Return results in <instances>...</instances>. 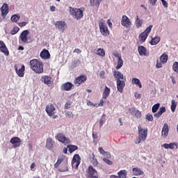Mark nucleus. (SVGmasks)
Here are the masks:
<instances>
[{"label":"nucleus","mask_w":178,"mask_h":178,"mask_svg":"<svg viewBox=\"0 0 178 178\" xmlns=\"http://www.w3.org/2000/svg\"><path fill=\"white\" fill-rule=\"evenodd\" d=\"M31 69L38 74L44 73V63L40 61L38 59H33L30 60Z\"/></svg>","instance_id":"obj_1"},{"label":"nucleus","mask_w":178,"mask_h":178,"mask_svg":"<svg viewBox=\"0 0 178 178\" xmlns=\"http://www.w3.org/2000/svg\"><path fill=\"white\" fill-rule=\"evenodd\" d=\"M138 138L135 141V144H140L141 141H145L148 137V129H143L141 125L138 127Z\"/></svg>","instance_id":"obj_2"},{"label":"nucleus","mask_w":178,"mask_h":178,"mask_svg":"<svg viewBox=\"0 0 178 178\" xmlns=\"http://www.w3.org/2000/svg\"><path fill=\"white\" fill-rule=\"evenodd\" d=\"M70 13L73 17L75 19H77V20H79L84 16V13L80 8H74L72 7H70Z\"/></svg>","instance_id":"obj_3"},{"label":"nucleus","mask_w":178,"mask_h":178,"mask_svg":"<svg viewBox=\"0 0 178 178\" xmlns=\"http://www.w3.org/2000/svg\"><path fill=\"white\" fill-rule=\"evenodd\" d=\"M99 27L102 35H104V37H108V35H109V29H108V26L105 22H100L99 23Z\"/></svg>","instance_id":"obj_4"},{"label":"nucleus","mask_w":178,"mask_h":178,"mask_svg":"<svg viewBox=\"0 0 178 178\" xmlns=\"http://www.w3.org/2000/svg\"><path fill=\"white\" fill-rule=\"evenodd\" d=\"M86 81H87V75L81 74L79 76L74 79V84H75L76 87H80V86L86 83Z\"/></svg>","instance_id":"obj_5"},{"label":"nucleus","mask_w":178,"mask_h":178,"mask_svg":"<svg viewBox=\"0 0 178 178\" xmlns=\"http://www.w3.org/2000/svg\"><path fill=\"white\" fill-rule=\"evenodd\" d=\"M29 34H30L29 30L23 31L19 37V42L21 41L24 44H29Z\"/></svg>","instance_id":"obj_6"},{"label":"nucleus","mask_w":178,"mask_h":178,"mask_svg":"<svg viewBox=\"0 0 178 178\" xmlns=\"http://www.w3.org/2000/svg\"><path fill=\"white\" fill-rule=\"evenodd\" d=\"M55 27L61 33H65L66 29H67V24L65 21H57L55 23Z\"/></svg>","instance_id":"obj_7"},{"label":"nucleus","mask_w":178,"mask_h":178,"mask_svg":"<svg viewBox=\"0 0 178 178\" xmlns=\"http://www.w3.org/2000/svg\"><path fill=\"white\" fill-rule=\"evenodd\" d=\"M40 81L44 84H46V86H48V87H51L54 84V80L52 79V77L48 75L42 76Z\"/></svg>","instance_id":"obj_8"},{"label":"nucleus","mask_w":178,"mask_h":178,"mask_svg":"<svg viewBox=\"0 0 178 178\" xmlns=\"http://www.w3.org/2000/svg\"><path fill=\"white\" fill-rule=\"evenodd\" d=\"M88 177L90 178H98V172L95 169L92 165H89L87 170Z\"/></svg>","instance_id":"obj_9"},{"label":"nucleus","mask_w":178,"mask_h":178,"mask_svg":"<svg viewBox=\"0 0 178 178\" xmlns=\"http://www.w3.org/2000/svg\"><path fill=\"white\" fill-rule=\"evenodd\" d=\"M80 162H81V157H80V155L77 154H74L72 161V168L77 169L80 165Z\"/></svg>","instance_id":"obj_10"},{"label":"nucleus","mask_w":178,"mask_h":178,"mask_svg":"<svg viewBox=\"0 0 178 178\" xmlns=\"http://www.w3.org/2000/svg\"><path fill=\"white\" fill-rule=\"evenodd\" d=\"M45 111L48 116L51 117V116H54L55 113V111H56V108H55V106H54L53 104H49L46 106Z\"/></svg>","instance_id":"obj_11"},{"label":"nucleus","mask_w":178,"mask_h":178,"mask_svg":"<svg viewBox=\"0 0 178 178\" xmlns=\"http://www.w3.org/2000/svg\"><path fill=\"white\" fill-rule=\"evenodd\" d=\"M121 24L124 27H126V29H130V27H131V22L130 21V19L126 15L122 16Z\"/></svg>","instance_id":"obj_12"},{"label":"nucleus","mask_w":178,"mask_h":178,"mask_svg":"<svg viewBox=\"0 0 178 178\" xmlns=\"http://www.w3.org/2000/svg\"><path fill=\"white\" fill-rule=\"evenodd\" d=\"M1 17L3 19H5L7 15L9 13V5H8V3H4L1 8Z\"/></svg>","instance_id":"obj_13"},{"label":"nucleus","mask_w":178,"mask_h":178,"mask_svg":"<svg viewBox=\"0 0 178 178\" xmlns=\"http://www.w3.org/2000/svg\"><path fill=\"white\" fill-rule=\"evenodd\" d=\"M10 143L13 144L14 148H17V147H20L22 139L19 137H14L10 139Z\"/></svg>","instance_id":"obj_14"},{"label":"nucleus","mask_w":178,"mask_h":178,"mask_svg":"<svg viewBox=\"0 0 178 178\" xmlns=\"http://www.w3.org/2000/svg\"><path fill=\"white\" fill-rule=\"evenodd\" d=\"M57 138L58 140V141H60V143H63V144H70V140L67 138H66V136H65V135L62 134H58L57 135Z\"/></svg>","instance_id":"obj_15"},{"label":"nucleus","mask_w":178,"mask_h":178,"mask_svg":"<svg viewBox=\"0 0 178 178\" xmlns=\"http://www.w3.org/2000/svg\"><path fill=\"white\" fill-rule=\"evenodd\" d=\"M0 51L3 52L6 56H9V50H8V47H6V44L2 40H0Z\"/></svg>","instance_id":"obj_16"},{"label":"nucleus","mask_w":178,"mask_h":178,"mask_svg":"<svg viewBox=\"0 0 178 178\" xmlns=\"http://www.w3.org/2000/svg\"><path fill=\"white\" fill-rule=\"evenodd\" d=\"M15 70L19 77H24V71L26 70V67L24 65H22L19 70H17V65H15Z\"/></svg>","instance_id":"obj_17"},{"label":"nucleus","mask_w":178,"mask_h":178,"mask_svg":"<svg viewBox=\"0 0 178 178\" xmlns=\"http://www.w3.org/2000/svg\"><path fill=\"white\" fill-rule=\"evenodd\" d=\"M117 89L118 91H119L121 94L123 92V89L126 86V83L124 81H117Z\"/></svg>","instance_id":"obj_18"},{"label":"nucleus","mask_w":178,"mask_h":178,"mask_svg":"<svg viewBox=\"0 0 178 178\" xmlns=\"http://www.w3.org/2000/svg\"><path fill=\"white\" fill-rule=\"evenodd\" d=\"M72 87H73V83L71 82H67L61 86V90H63V91H70L72 90Z\"/></svg>","instance_id":"obj_19"},{"label":"nucleus","mask_w":178,"mask_h":178,"mask_svg":"<svg viewBox=\"0 0 178 178\" xmlns=\"http://www.w3.org/2000/svg\"><path fill=\"white\" fill-rule=\"evenodd\" d=\"M169 134V125L168 123H165L161 131V136L163 137H168Z\"/></svg>","instance_id":"obj_20"},{"label":"nucleus","mask_w":178,"mask_h":178,"mask_svg":"<svg viewBox=\"0 0 178 178\" xmlns=\"http://www.w3.org/2000/svg\"><path fill=\"white\" fill-rule=\"evenodd\" d=\"M40 58L42 59H49V58H51V54H49V51L47 50V49H44L40 52Z\"/></svg>","instance_id":"obj_21"},{"label":"nucleus","mask_w":178,"mask_h":178,"mask_svg":"<svg viewBox=\"0 0 178 178\" xmlns=\"http://www.w3.org/2000/svg\"><path fill=\"white\" fill-rule=\"evenodd\" d=\"M113 77L115 78L116 81L123 80L124 79L123 74H122L119 71H114V72H113Z\"/></svg>","instance_id":"obj_22"},{"label":"nucleus","mask_w":178,"mask_h":178,"mask_svg":"<svg viewBox=\"0 0 178 178\" xmlns=\"http://www.w3.org/2000/svg\"><path fill=\"white\" fill-rule=\"evenodd\" d=\"M132 172L134 176H141L144 175V172L142 170H140V168H134L132 169Z\"/></svg>","instance_id":"obj_23"},{"label":"nucleus","mask_w":178,"mask_h":178,"mask_svg":"<svg viewBox=\"0 0 178 178\" xmlns=\"http://www.w3.org/2000/svg\"><path fill=\"white\" fill-rule=\"evenodd\" d=\"M46 148H47V149H52L54 148V142L52 141V138H49L47 139Z\"/></svg>","instance_id":"obj_24"},{"label":"nucleus","mask_w":178,"mask_h":178,"mask_svg":"<svg viewBox=\"0 0 178 178\" xmlns=\"http://www.w3.org/2000/svg\"><path fill=\"white\" fill-rule=\"evenodd\" d=\"M109 94H111V88H108V86H106L103 92L102 99H106V98L109 97Z\"/></svg>","instance_id":"obj_25"},{"label":"nucleus","mask_w":178,"mask_h":178,"mask_svg":"<svg viewBox=\"0 0 178 178\" xmlns=\"http://www.w3.org/2000/svg\"><path fill=\"white\" fill-rule=\"evenodd\" d=\"M143 23H144V21H143V19H140V17H138V15H137L135 21L136 29H140V27L143 26Z\"/></svg>","instance_id":"obj_26"},{"label":"nucleus","mask_w":178,"mask_h":178,"mask_svg":"<svg viewBox=\"0 0 178 178\" xmlns=\"http://www.w3.org/2000/svg\"><path fill=\"white\" fill-rule=\"evenodd\" d=\"M138 51L139 53V55H147V49H145V47L144 46H139L138 47Z\"/></svg>","instance_id":"obj_27"},{"label":"nucleus","mask_w":178,"mask_h":178,"mask_svg":"<svg viewBox=\"0 0 178 178\" xmlns=\"http://www.w3.org/2000/svg\"><path fill=\"white\" fill-rule=\"evenodd\" d=\"M147 37H148V35L145 33V32H143L139 35V41L140 42H145L147 40Z\"/></svg>","instance_id":"obj_28"},{"label":"nucleus","mask_w":178,"mask_h":178,"mask_svg":"<svg viewBox=\"0 0 178 178\" xmlns=\"http://www.w3.org/2000/svg\"><path fill=\"white\" fill-rule=\"evenodd\" d=\"M90 158L92 165H93V166H98V161L97 160V158H95V155L92 154Z\"/></svg>","instance_id":"obj_29"},{"label":"nucleus","mask_w":178,"mask_h":178,"mask_svg":"<svg viewBox=\"0 0 178 178\" xmlns=\"http://www.w3.org/2000/svg\"><path fill=\"white\" fill-rule=\"evenodd\" d=\"M67 148L69 149V152L72 154V152H74V151H77L79 149V147L74 145H68Z\"/></svg>","instance_id":"obj_30"},{"label":"nucleus","mask_w":178,"mask_h":178,"mask_svg":"<svg viewBox=\"0 0 178 178\" xmlns=\"http://www.w3.org/2000/svg\"><path fill=\"white\" fill-rule=\"evenodd\" d=\"M132 84H136L139 87V88H143V85L141 84V82L140 81V79L137 78H133L132 79Z\"/></svg>","instance_id":"obj_31"},{"label":"nucleus","mask_w":178,"mask_h":178,"mask_svg":"<svg viewBox=\"0 0 178 178\" xmlns=\"http://www.w3.org/2000/svg\"><path fill=\"white\" fill-rule=\"evenodd\" d=\"M118 178H126L127 175V171L126 170H122L118 172Z\"/></svg>","instance_id":"obj_32"},{"label":"nucleus","mask_w":178,"mask_h":178,"mask_svg":"<svg viewBox=\"0 0 178 178\" xmlns=\"http://www.w3.org/2000/svg\"><path fill=\"white\" fill-rule=\"evenodd\" d=\"M160 61L161 62V63H163V65H165V63L168 62V55L166 54H163L160 56Z\"/></svg>","instance_id":"obj_33"},{"label":"nucleus","mask_w":178,"mask_h":178,"mask_svg":"<svg viewBox=\"0 0 178 178\" xmlns=\"http://www.w3.org/2000/svg\"><path fill=\"white\" fill-rule=\"evenodd\" d=\"M161 41V38L159 36H156L154 38H152L150 41L151 45H156Z\"/></svg>","instance_id":"obj_34"},{"label":"nucleus","mask_w":178,"mask_h":178,"mask_svg":"<svg viewBox=\"0 0 178 178\" xmlns=\"http://www.w3.org/2000/svg\"><path fill=\"white\" fill-rule=\"evenodd\" d=\"M102 0H90V6H99V3Z\"/></svg>","instance_id":"obj_35"},{"label":"nucleus","mask_w":178,"mask_h":178,"mask_svg":"<svg viewBox=\"0 0 178 178\" xmlns=\"http://www.w3.org/2000/svg\"><path fill=\"white\" fill-rule=\"evenodd\" d=\"M159 106H161V104L157 103L156 104H154L152 108V111L153 113H156V112L158 111V110L159 109Z\"/></svg>","instance_id":"obj_36"},{"label":"nucleus","mask_w":178,"mask_h":178,"mask_svg":"<svg viewBox=\"0 0 178 178\" xmlns=\"http://www.w3.org/2000/svg\"><path fill=\"white\" fill-rule=\"evenodd\" d=\"M59 172H67L69 168H67V164H63L58 169Z\"/></svg>","instance_id":"obj_37"},{"label":"nucleus","mask_w":178,"mask_h":178,"mask_svg":"<svg viewBox=\"0 0 178 178\" xmlns=\"http://www.w3.org/2000/svg\"><path fill=\"white\" fill-rule=\"evenodd\" d=\"M96 55H98L99 56H105V50L101 48L98 49Z\"/></svg>","instance_id":"obj_38"},{"label":"nucleus","mask_w":178,"mask_h":178,"mask_svg":"<svg viewBox=\"0 0 178 178\" xmlns=\"http://www.w3.org/2000/svg\"><path fill=\"white\" fill-rule=\"evenodd\" d=\"M122 66H123V59H122V58H120V59H118V65L116 66L117 70H119V69H120Z\"/></svg>","instance_id":"obj_39"},{"label":"nucleus","mask_w":178,"mask_h":178,"mask_svg":"<svg viewBox=\"0 0 178 178\" xmlns=\"http://www.w3.org/2000/svg\"><path fill=\"white\" fill-rule=\"evenodd\" d=\"M176 106H177V103H176V101L172 100V103H171L172 112H175L176 111Z\"/></svg>","instance_id":"obj_40"},{"label":"nucleus","mask_w":178,"mask_h":178,"mask_svg":"<svg viewBox=\"0 0 178 178\" xmlns=\"http://www.w3.org/2000/svg\"><path fill=\"white\" fill-rule=\"evenodd\" d=\"M20 30V29H19V27L17 26H15L13 30L10 31V34L12 35H15V34H17V33H19V31Z\"/></svg>","instance_id":"obj_41"},{"label":"nucleus","mask_w":178,"mask_h":178,"mask_svg":"<svg viewBox=\"0 0 178 178\" xmlns=\"http://www.w3.org/2000/svg\"><path fill=\"white\" fill-rule=\"evenodd\" d=\"M104 123H105V114H103L99 120V127L100 128L102 127Z\"/></svg>","instance_id":"obj_42"},{"label":"nucleus","mask_w":178,"mask_h":178,"mask_svg":"<svg viewBox=\"0 0 178 178\" xmlns=\"http://www.w3.org/2000/svg\"><path fill=\"white\" fill-rule=\"evenodd\" d=\"M152 25H149L145 30L143 31L145 34H147V35H149V33H151V31L152 30Z\"/></svg>","instance_id":"obj_43"},{"label":"nucleus","mask_w":178,"mask_h":178,"mask_svg":"<svg viewBox=\"0 0 178 178\" xmlns=\"http://www.w3.org/2000/svg\"><path fill=\"white\" fill-rule=\"evenodd\" d=\"M19 19L20 16L15 15L11 17V22L16 23V22H17Z\"/></svg>","instance_id":"obj_44"},{"label":"nucleus","mask_w":178,"mask_h":178,"mask_svg":"<svg viewBox=\"0 0 178 178\" xmlns=\"http://www.w3.org/2000/svg\"><path fill=\"white\" fill-rule=\"evenodd\" d=\"M65 117H66V118H68L69 119H72V118H74V115L73 114L72 112H71V111H67V112L65 113Z\"/></svg>","instance_id":"obj_45"},{"label":"nucleus","mask_w":178,"mask_h":178,"mask_svg":"<svg viewBox=\"0 0 178 178\" xmlns=\"http://www.w3.org/2000/svg\"><path fill=\"white\" fill-rule=\"evenodd\" d=\"M72 102L71 101H68L67 102L65 105H64V108L65 109H70L71 106H72Z\"/></svg>","instance_id":"obj_46"},{"label":"nucleus","mask_w":178,"mask_h":178,"mask_svg":"<svg viewBox=\"0 0 178 178\" xmlns=\"http://www.w3.org/2000/svg\"><path fill=\"white\" fill-rule=\"evenodd\" d=\"M104 162H105L107 165H109L110 166H112L113 165V162L108 159L104 158L103 159Z\"/></svg>","instance_id":"obj_47"},{"label":"nucleus","mask_w":178,"mask_h":178,"mask_svg":"<svg viewBox=\"0 0 178 178\" xmlns=\"http://www.w3.org/2000/svg\"><path fill=\"white\" fill-rule=\"evenodd\" d=\"M146 119L147 120H148L149 122H152V120H154V117L152 116V115L151 114H147L146 115Z\"/></svg>","instance_id":"obj_48"},{"label":"nucleus","mask_w":178,"mask_h":178,"mask_svg":"<svg viewBox=\"0 0 178 178\" xmlns=\"http://www.w3.org/2000/svg\"><path fill=\"white\" fill-rule=\"evenodd\" d=\"M159 112L163 115V113H165V112H166V107L165 106H162L159 108Z\"/></svg>","instance_id":"obj_49"},{"label":"nucleus","mask_w":178,"mask_h":178,"mask_svg":"<svg viewBox=\"0 0 178 178\" xmlns=\"http://www.w3.org/2000/svg\"><path fill=\"white\" fill-rule=\"evenodd\" d=\"M63 159H65V156H59L57 162L62 163V162H63Z\"/></svg>","instance_id":"obj_50"},{"label":"nucleus","mask_w":178,"mask_h":178,"mask_svg":"<svg viewBox=\"0 0 178 178\" xmlns=\"http://www.w3.org/2000/svg\"><path fill=\"white\" fill-rule=\"evenodd\" d=\"M162 62L159 63V61L157 60L156 61V69H161V67H162Z\"/></svg>","instance_id":"obj_51"},{"label":"nucleus","mask_w":178,"mask_h":178,"mask_svg":"<svg viewBox=\"0 0 178 178\" xmlns=\"http://www.w3.org/2000/svg\"><path fill=\"white\" fill-rule=\"evenodd\" d=\"M135 116L138 118H141V111L137 110L136 113H135Z\"/></svg>","instance_id":"obj_52"},{"label":"nucleus","mask_w":178,"mask_h":178,"mask_svg":"<svg viewBox=\"0 0 178 178\" xmlns=\"http://www.w3.org/2000/svg\"><path fill=\"white\" fill-rule=\"evenodd\" d=\"M161 2L163 3V6L164 8H168L169 6V4H168V1L165 0H161Z\"/></svg>","instance_id":"obj_53"},{"label":"nucleus","mask_w":178,"mask_h":178,"mask_svg":"<svg viewBox=\"0 0 178 178\" xmlns=\"http://www.w3.org/2000/svg\"><path fill=\"white\" fill-rule=\"evenodd\" d=\"M154 118H156V119H159V118L162 116V114L159 111L158 113H154Z\"/></svg>","instance_id":"obj_54"},{"label":"nucleus","mask_w":178,"mask_h":178,"mask_svg":"<svg viewBox=\"0 0 178 178\" xmlns=\"http://www.w3.org/2000/svg\"><path fill=\"white\" fill-rule=\"evenodd\" d=\"M175 145H176L175 143H170L169 144L170 149H175Z\"/></svg>","instance_id":"obj_55"},{"label":"nucleus","mask_w":178,"mask_h":178,"mask_svg":"<svg viewBox=\"0 0 178 178\" xmlns=\"http://www.w3.org/2000/svg\"><path fill=\"white\" fill-rule=\"evenodd\" d=\"M99 76L102 79H105V71L104 70L101 71Z\"/></svg>","instance_id":"obj_56"},{"label":"nucleus","mask_w":178,"mask_h":178,"mask_svg":"<svg viewBox=\"0 0 178 178\" xmlns=\"http://www.w3.org/2000/svg\"><path fill=\"white\" fill-rule=\"evenodd\" d=\"M99 152L100 154H102V155H104L106 152H105V150H104V148H102V147H99Z\"/></svg>","instance_id":"obj_57"},{"label":"nucleus","mask_w":178,"mask_h":178,"mask_svg":"<svg viewBox=\"0 0 178 178\" xmlns=\"http://www.w3.org/2000/svg\"><path fill=\"white\" fill-rule=\"evenodd\" d=\"M88 106H97V104H94L92 102L88 101L87 102Z\"/></svg>","instance_id":"obj_58"},{"label":"nucleus","mask_w":178,"mask_h":178,"mask_svg":"<svg viewBox=\"0 0 178 178\" xmlns=\"http://www.w3.org/2000/svg\"><path fill=\"white\" fill-rule=\"evenodd\" d=\"M19 27H24V26H26L27 24L26 22H19Z\"/></svg>","instance_id":"obj_59"},{"label":"nucleus","mask_w":178,"mask_h":178,"mask_svg":"<svg viewBox=\"0 0 178 178\" xmlns=\"http://www.w3.org/2000/svg\"><path fill=\"white\" fill-rule=\"evenodd\" d=\"M103 155L106 158V159L111 158V153H108V152H106V153H104Z\"/></svg>","instance_id":"obj_60"},{"label":"nucleus","mask_w":178,"mask_h":178,"mask_svg":"<svg viewBox=\"0 0 178 178\" xmlns=\"http://www.w3.org/2000/svg\"><path fill=\"white\" fill-rule=\"evenodd\" d=\"M151 5H152V6H155V5H156V1L158 0H149Z\"/></svg>","instance_id":"obj_61"},{"label":"nucleus","mask_w":178,"mask_h":178,"mask_svg":"<svg viewBox=\"0 0 178 178\" xmlns=\"http://www.w3.org/2000/svg\"><path fill=\"white\" fill-rule=\"evenodd\" d=\"M74 52L76 54H81V50L80 49H75Z\"/></svg>","instance_id":"obj_62"},{"label":"nucleus","mask_w":178,"mask_h":178,"mask_svg":"<svg viewBox=\"0 0 178 178\" xmlns=\"http://www.w3.org/2000/svg\"><path fill=\"white\" fill-rule=\"evenodd\" d=\"M104 99H100V103L98 104V106H104Z\"/></svg>","instance_id":"obj_63"},{"label":"nucleus","mask_w":178,"mask_h":178,"mask_svg":"<svg viewBox=\"0 0 178 178\" xmlns=\"http://www.w3.org/2000/svg\"><path fill=\"white\" fill-rule=\"evenodd\" d=\"M162 147H163L164 148H165V149H168L169 148V144L168 143H164Z\"/></svg>","instance_id":"obj_64"}]
</instances>
